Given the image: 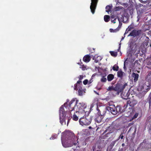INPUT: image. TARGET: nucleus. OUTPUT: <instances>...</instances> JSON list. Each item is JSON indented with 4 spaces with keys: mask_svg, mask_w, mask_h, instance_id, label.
<instances>
[{
    "mask_svg": "<svg viewBox=\"0 0 151 151\" xmlns=\"http://www.w3.org/2000/svg\"><path fill=\"white\" fill-rule=\"evenodd\" d=\"M97 110L98 111V112L96 114V115H103L104 116V114H101V111L99 109V108L97 107Z\"/></svg>",
    "mask_w": 151,
    "mask_h": 151,
    "instance_id": "473e14b6",
    "label": "nucleus"
},
{
    "mask_svg": "<svg viewBox=\"0 0 151 151\" xmlns=\"http://www.w3.org/2000/svg\"><path fill=\"white\" fill-rule=\"evenodd\" d=\"M151 71L149 72L146 77V79L148 81H151Z\"/></svg>",
    "mask_w": 151,
    "mask_h": 151,
    "instance_id": "a878e982",
    "label": "nucleus"
},
{
    "mask_svg": "<svg viewBox=\"0 0 151 151\" xmlns=\"http://www.w3.org/2000/svg\"><path fill=\"white\" fill-rule=\"evenodd\" d=\"M106 12L109 13V12L111 11V6L109 5H107L106 7Z\"/></svg>",
    "mask_w": 151,
    "mask_h": 151,
    "instance_id": "cd10ccee",
    "label": "nucleus"
},
{
    "mask_svg": "<svg viewBox=\"0 0 151 151\" xmlns=\"http://www.w3.org/2000/svg\"><path fill=\"white\" fill-rule=\"evenodd\" d=\"M95 147H93L92 149H93V151H94V150H95Z\"/></svg>",
    "mask_w": 151,
    "mask_h": 151,
    "instance_id": "3c124183",
    "label": "nucleus"
},
{
    "mask_svg": "<svg viewBox=\"0 0 151 151\" xmlns=\"http://www.w3.org/2000/svg\"><path fill=\"white\" fill-rule=\"evenodd\" d=\"M104 19L106 22H108L110 20V17L108 15H105L104 16Z\"/></svg>",
    "mask_w": 151,
    "mask_h": 151,
    "instance_id": "393cba45",
    "label": "nucleus"
},
{
    "mask_svg": "<svg viewBox=\"0 0 151 151\" xmlns=\"http://www.w3.org/2000/svg\"><path fill=\"white\" fill-rule=\"evenodd\" d=\"M141 3H144V1H143L142 0H139Z\"/></svg>",
    "mask_w": 151,
    "mask_h": 151,
    "instance_id": "603ef678",
    "label": "nucleus"
},
{
    "mask_svg": "<svg viewBox=\"0 0 151 151\" xmlns=\"http://www.w3.org/2000/svg\"><path fill=\"white\" fill-rule=\"evenodd\" d=\"M92 107V105L91 106V107Z\"/></svg>",
    "mask_w": 151,
    "mask_h": 151,
    "instance_id": "e2e57ef3",
    "label": "nucleus"
},
{
    "mask_svg": "<svg viewBox=\"0 0 151 151\" xmlns=\"http://www.w3.org/2000/svg\"><path fill=\"white\" fill-rule=\"evenodd\" d=\"M117 86H118V94L122 92L124 89L125 88L126 86H127V84L125 83L124 85H122L119 83H117Z\"/></svg>",
    "mask_w": 151,
    "mask_h": 151,
    "instance_id": "ddd939ff",
    "label": "nucleus"
},
{
    "mask_svg": "<svg viewBox=\"0 0 151 151\" xmlns=\"http://www.w3.org/2000/svg\"><path fill=\"white\" fill-rule=\"evenodd\" d=\"M83 78V76L82 75L80 76L79 80L76 83L74 84V90L77 91L78 90L77 86L82 84V82L81 80Z\"/></svg>",
    "mask_w": 151,
    "mask_h": 151,
    "instance_id": "4468645a",
    "label": "nucleus"
},
{
    "mask_svg": "<svg viewBox=\"0 0 151 151\" xmlns=\"http://www.w3.org/2000/svg\"><path fill=\"white\" fill-rule=\"evenodd\" d=\"M111 127H108L107 128L106 130L104 133H106V135H108L110 133H112V131L111 130Z\"/></svg>",
    "mask_w": 151,
    "mask_h": 151,
    "instance_id": "5701e85b",
    "label": "nucleus"
},
{
    "mask_svg": "<svg viewBox=\"0 0 151 151\" xmlns=\"http://www.w3.org/2000/svg\"><path fill=\"white\" fill-rule=\"evenodd\" d=\"M122 146H124V143H123V144H122Z\"/></svg>",
    "mask_w": 151,
    "mask_h": 151,
    "instance_id": "4d7b16f0",
    "label": "nucleus"
},
{
    "mask_svg": "<svg viewBox=\"0 0 151 151\" xmlns=\"http://www.w3.org/2000/svg\"><path fill=\"white\" fill-rule=\"evenodd\" d=\"M100 151V150H97V151Z\"/></svg>",
    "mask_w": 151,
    "mask_h": 151,
    "instance_id": "052dcab7",
    "label": "nucleus"
},
{
    "mask_svg": "<svg viewBox=\"0 0 151 151\" xmlns=\"http://www.w3.org/2000/svg\"><path fill=\"white\" fill-rule=\"evenodd\" d=\"M88 82V80L87 79H85L83 81V83L84 85H86L87 84Z\"/></svg>",
    "mask_w": 151,
    "mask_h": 151,
    "instance_id": "79ce46f5",
    "label": "nucleus"
},
{
    "mask_svg": "<svg viewBox=\"0 0 151 151\" xmlns=\"http://www.w3.org/2000/svg\"><path fill=\"white\" fill-rule=\"evenodd\" d=\"M131 77L132 80H134V82H136L138 80L139 75L137 73L133 72L132 75Z\"/></svg>",
    "mask_w": 151,
    "mask_h": 151,
    "instance_id": "dca6fc26",
    "label": "nucleus"
},
{
    "mask_svg": "<svg viewBox=\"0 0 151 151\" xmlns=\"http://www.w3.org/2000/svg\"><path fill=\"white\" fill-rule=\"evenodd\" d=\"M147 127L150 130H151V119L149 120L148 123Z\"/></svg>",
    "mask_w": 151,
    "mask_h": 151,
    "instance_id": "c9c22d12",
    "label": "nucleus"
},
{
    "mask_svg": "<svg viewBox=\"0 0 151 151\" xmlns=\"http://www.w3.org/2000/svg\"><path fill=\"white\" fill-rule=\"evenodd\" d=\"M141 30H137L135 29H134L132 31L128 36H133L134 37H135L136 36H139L141 34Z\"/></svg>",
    "mask_w": 151,
    "mask_h": 151,
    "instance_id": "f8f14e48",
    "label": "nucleus"
},
{
    "mask_svg": "<svg viewBox=\"0 0 151 151\" xmlns=\"http://www.w3.org/2000/svg\"><path fill=\"white\" fill-rule=\"evenodd\" d=\"M77 88H78V95L80 96H82L83 93V90L82 89V87L79 85L77 86Z\"/></svg>",
    "mask_w": 151,
    "mask_h": 151,
    "instance_id": "aec40b11",
    "label": "nucleus"
},
{
    "mask_svg": "<svg viewBox=\"0 0 151 151\" xmlns=\"http://www.w3.org/2000/svg\"><path fill=\"white\" fill-rule=\"evenodd\" d=\"M148 42H145V45L146 46H147V45H148Z\"/></svg>",
    "mask_w": 151,
    "mask_h": 151,
    "instance_id": "864d4df0",
    "label": "nucleus"
},
{
    "mask_svg": "<svg viewBox=\"0 0 151 151\" xmlns=\"http://www.w3.org/2000/svg\"><path fill=\"white\" fill-rule=\"evenodd\" d=\"M101 81L103 83H105L107 79L104 76H102L101 79Z\"/></svg>",
    "mask_w": 151,
    "mask_h": 151,
    "instance_id": "c85d7f7f",
    "label": "nucleus"
},
{
    "mask_svg": "<svg viewBox=\"0 0 151 151\" xmlns=\"http://www.w3.org/2000/svg\"><path fill=\"white\" fill-rule=\"evenodd\" d=\"M103 118V115H100V116L96 115L95 121L97 123H100L101 122Z\"/></svg>",
    "mask_w": 151,
    "mask_h": 151,
    "instance_id": "2eb2a0df",
    "label": "nucleus"
},
{
    "mask_svg": "<svg viewBox=\"0 0 151 151\" xmlns=\"http://www.w3.org/2000/svg\"><path fill=\"white\" fill-rule=\"evenodd\" d=\"M123 133H122L119 137H118V139L117 140H119L120 138L122 139H124V137L123 135Z\"/></svg>",
    "mask_w": 151,
    "mask_h": 151,
    "instance_id": "e433bc0d",
    "label": "nucleus"
},
{
    "mask_svg": "<svg viewBox=\"0 0 151 151\" xmlns=\"http://www.w3.org/2000/svg\"><path fill=\"white\" fill-rule=\"evenodd\" d=\"M94 61H95V62H96V63H97V62H98V60H94Z\"/></svg>",
    "mask_w": 151,
    "mask_h": 151,
    "instance_id": "5fc2aeb1",
    "label": "nucleus"
},
{
    "mask_svg": "<svg viewBox=\"0 0 151 151\" xmlns=\"http://www.w3.org/2000/svg\"><path fill=\"white\" fill-rule=\"evenodd\" d=\"M57 136V135L56 134L55 135H52L51 137L50 138V139H56Z\"/></svg>",
    "mask_w": 151,
    "mask_h": 151,
    "instance_id": "58836bf2",
    "label": "nucleus"
},
{
    "mask_svg": "<svg viewBox=\"0 0 151 151\" xmlns=\"http://www.w3.org/2000/svg\"><path fill=\"white\" fill-rule=\"evenodd\" d=\"M72 114L71 113H70L68 115L66 116H60V122L61 124L63 125V123L64 122L65 124V120H68V122L67 123V125L68 126V124L70 120L72 118Z\"/></svg>",
    "mask_w": 151,
    "mask_h": 151,
    "instance_id": "423d86ee",
    "label": "nucleus"
},
{
    "mask_svg": "<svg viewBox=\"0 0 151 151\" xmlns=\"http://www.w3.org/2000/svg\"><path fill=\"white\" fill-rule=\"evenodd\" d=\"M138 115V113H136L134 115V116H133V118L135 119L137 117Z\"/></svg>",
    "mask_w": 151,
    "mask_h": 151,
    "instance_id": "37998d69",
    "label": "nucleus"
},
{
    "mask_svg": "<svg viewBox=\"0 0 151 151\" xmlns=\"http://www.w3.org/2000/svg\"><path fill=\"white\" fill-rule=\"evenodd\" d=\"M131 30V29H128V30H127V29L126 31H125V33L124 34V35L125 34H127L128 33V32L129 31H130V30Z\"/></svg>",
    "mask_w": 151,
    "mask_h": 151,
    "instance_id": "09e8293b",
    "label": "nucleus"
},
{
    "mask_svg": "<svg viewBox=\"0 0 151 151\" xmlns=\"http://www.w3.org/2000/svg\"><path fill=\"white\" fill-rule=\"evenodd\" d=\"M80 63H78V64L80 65V66H81L82 65H83L84 64H83V63L81 61V60H80Z\"/></svg>",
    "mask_w": 151,
    "mask_h": 151,
    "instance_id": "a18cd8bd",
    "label": "nucleus"
},
{
    "mask_svg": "<svg viewBox=\"0 0 151 151\" xmlns=\"http://www.w3.org/2000/svg\"><path fill=\"white\" fill-rule=\"evenodd\" d=\"M136 130H135L134 131V134H135V132H136Z\"/></svg>",
    "mask_w": 151,
    "mask_h": 151,
    "instance_id": "bf43d9fd",
    "label": "nucleus"
},
{
    "mask_svg": "<svg viewBox=\"0 0 151 151\" xmlns=\"http://www.w3.org/2000/svg\"><path fill=\"white\" fill-rule=\"evenodd\" d=\"M92 118L90 116H88L85 117H83L79 119V122L80 124L83 125H88L91 122Z\"/></svg>",
    "mask_w": 151,
    "mask_h": 151,
    "instance_id": "20e7f679",
    "label": "nucleus"
},
{
    "mask_svg": "<svg viewBox=\"0 0 151 151\" xmlns=\"http://www.w3.org/2000/svg\"><path fill=\"white\" fill-rule=\"evenodd\" d=\"M118 87L117 83L114 87L113 86H110L107 89L108 91H111L112 95L113 96H115L117 95H119L118 90Z\"/></svg>",
    "mask_w": 151,
    "mask_h": 151,
    "instance_id": "0eeeda50",
    "label": "nucleus"
},
{
    "mask_svg": "<svg viewBox=\"0 0 151 151\" xmlns=\"http://www.w3.org/2000/svg\"><path fill=\"white\" fill-rule=\"evenodd\" d=\"M129 93H124L122 95V98L125 99H127L129 98Z\"/></svg>",
    "mask_w": 151,
    "mask_h": 151,
    "instance_id": "412c9836",
    "label": "nucleus"
},
{
    "mask_svg": "<svg viewBox=\"0 0 151 151\" xmlns=\"http://www.w3.org/2000/svg\"><path fill=\"white\" fill-rule=\"evenodd\" d=\"M95 76V75H94V74H93L92 75V77H91V79L88 82V84H90L93 81L92 80L93 78V77Z\"/></svg>",
    "mask_w": 151,
    "mask_h": 151,
    "instance_id": "ea45409f",
    "label": "nucleus"
},
{
    "mask_svg": "<svg viewBox=\"0 0 151 151\" xmlns=\"http://www.w3.org/2000/svg\"><path fill=\"white\" fill-rule=\"evenodd\" d=\"M112 69L114 71H117L119 70V67L116 64H115L113 67Z\"/></svg>",
    "mask_w": 151,
    "mask_h": 151,
    "instance_id": "bb28decb",
    "label": "nucleus"
},
{
    "mask_svg": "<svg viewBox=\"0 0 151 151\" xmlns=\"http://www.w3.org/2000/svg\"><path fill=\"white\" fill-rule=\"evenodd\" d=\"M149 96L150 97V99H151V93L150 94Z\"/></svg>",
    "mask_w": 151,
    "mask_h": 151,
    "instance_id": "6e6d98bb",
    "label": "nucleus"
},
{
    "mask_svg": "<svg viewBox=\"0 0 151 151\" xmlns=\"http://www.w3.org/2000/svg\"><path fill=\"white\" fill-rule=\"evenodd\" d=\"M108 110L114 115H116L117 113L116 110V107L114 105H110L107 108Z\"/></svg>",
    "mask_w": 151,
    "mask_h": 151,
    "instance_id": "9b49d317",
    "label": "nucleus"
},
{
    "mask_svg": "<svg viewBox=\"0 0 151 151\" xmlns=\"http://www.w3.org/2000/svg\"><path fill=\"white\" fill-rule=\"evenodd\" d=\"M124 74H125V73L121 70H119L117 72V76L121 79H122Z\"/></svg>",
    "mask_w": 151,
    "mask_h": 151,
    "instance_id": "a211bd4d",
    "label": "nucleus"
},
{
    "mask_svg": "<svg viewBox=\"0 0 151 151\" xmlns=\"http://www.w3.org/2000/svg\"><path fill=\"white\" fill-rule=\"evenodd\" d=\"M70 132H68L67 133L65 137V138L67 139H65L64 137H62L61 138L62 145L65 147H71L74 145V144H73L74 141L73 140L72 138L70 139L68 138V134Z\"/></svg>",
    "mask_w": 151,
    "mask_h": 151,
    "instance_id": "f03ea898",
    "label": "nucleus"
},
{
    "mask_svg": "<svg viewBox=\"0 0 151 151\" xmlns=\"http://www.w3.org/2000/svg\"><path fill=\"white\" fill-rule=\"evenodd\" d=\"M110 31L111 32H116L119 31V28H116L114 29H110Z\"/></svg>",
    "mask_w": 151,
    "mask_h": 151,
    "instance_id": "7c9ffc66",
    "label": "nucleus"
},
{
    "mask_svg": "<svg viewBox=\"0 0 151 151\" xmlns=\"http://www.w3.org/2000/svg\"><path fill=\"white\" fill-rule=\"evenodd\" d=\"M147 65L148 66H146L145 67V68H147L148 69H151V62H149L147 64Z\"/></svg>",
    "mask_w": 151,
    "mask_h": 151,
    "instance_id": "f704fd0d",
    "label": "nucleus"
},
{
    "mask_svg": "<svg viewBox=\"0 0 151 151\" xmlns=\"http://www.w3.org/2000/svg\"><path fill=\"white\" fill-rule=\"evenodd\" d=\"M68 103H65L63 105H62L60 108V116H66V113H68V111L65 110L64 107L66 109V106H67Z\"/></svg>",
    "mask_w": 151,
    "mask_h": 151,
    "instance_id": "6e6552de",
    "label": "nucleus"
},
{
    "mask_svg": "<svg viewBox=\"0 0 151 151\" xmlns=\"http://www.w3.org/2000/svg\"><path fill=\"white\" fill-rule=\"evenodd\" d=\"M116 19H114L113 20L112 19H111V22H113V23H116Z\"/></svg>",
    "mask_w": 151,
    "mask_h": 151,
    "instance_id": "de8ad7c7",
    "label": "nucleus"
},
{
    "mask_svg": "<svg viewBox=\"0 0 151 151\" xmlns=\"http://www.w3.org/2000/svg\"><path fill=\"white\" fill-rule=\"evenodd\" d=\"M80 68H81L83 70H85L86 69V66L84 65H82L81 66H80Z\"/></svg>",
    "mask_w": 151,
    "mask_h": 151,
    "instance_id": "4c0bfd02",
    "label": "nucleus"
},
{
    "mask_svg": "<svg viewBox=\"0 0 151 151\" xmlns=\"http://www.w3.org/2000/svg\"><path fill=\"white\" fill-rule=\"evenodd\" d=\"M78 101V100L76 99H73L70 101L68 105V114L70 113H71L72 111H76L77 103Z\"/></svg>",
    "mask_w": 151,
    "mask_h": 151,
    "instance_id": "7ed1b4c3",
    "label": "nucleus"
},
{
    "mask_svg": "<svg viewBox=\"0 0 151 151\" xmlns=\"http://www.w3.org/2000/svg\"><path fill=\"white\" fill-rule=\"evenodd\" d=\"M129 109L130 110V111H128V113H129L130 115L132 114V113L134 111V110L132 108V107H129Z\"/></svg>",
    "mask_w": 151,
    "mask_h": 151,
    "instance_id": "2f4dec72",
    "label": "nucleus"
},
{
    "mask_svg": "<svg viewBox=\"0 0 151 151\" xmlns=\"http://www.w3.org/2000/svg\"><path fill=\"white\" fill-rule=\"evenodd\" d=\"M91 60V57L88 55H85L83 58V60L85 62L88 63Z\"/></svg>",
    "mask_w": 151,
    "mask_h": 151,
    "instance_id": "f3484780",
    "label": "nucleus"
},
{
    "mask_svg": "<svg viewBox=\"0 0 151 151\" xmlns=\"http://www.w3.org/2000/svg\"><path fill=\"white\" fill-rule=\"evenodd\" d=\"M141 5H142L141 4H139V5H136L135 7L136 9L137 10L139 9V8L141 6Z\"/></svg>",
    "mask_w": 151,
    "mask_h": 151,
    "instance_id": "a19ab883",
    "label": "nucleus"
},
{
    "mask_svg": "<svg viewBox=\"0 0 151 151\" xmlns=\"http://www.w3.org/2000/svg\"><path fill=\"white\" fill-rule=\"evenodd\" d=\"M116 16L114 15H112L111 16V19H116Z\"/></svg>",
    "mask_w": 151,
    "mask_h": 151,
    "instance_id": "49530a36",
    "label": "nucleus"
},
{
    "mask_svg": "<svg viewBox=\"0 0 151 151\" xmlns=\"http://www.w3.org/2000/svg\"><path fill=\"white\" fill-rule=\"evenodd\" d=\"M111 55L114 57H116L117 55V53L114 51H110Z\"/></svg>",
    "mask_w": 151,
    "mask_h": 151,
    "instance_id": "c756f323",
    "label": "nucleus"
},
{
    "mask_svg": "<svg viewBox=\"0 0 151 151\" xmlns=\"http://www.w3.org/2000/svg\"><path fill=\"white\" fill-rule=\"evenodd\" d=\"M131 129V128H130V129H129V131H128V132H129V131Z\"/></svg>",
    "mask_w": 151,
    "mask_h": 151,
    "instance_id": "13d9d810",
    "label": "nucleus"
},
{
    "mask_svg": "<svg viewBox=\"0 0 151 151\" xmlns=\"http://www.w3.org/2000/svg\"><path fill=\"white\" fill-rule=\"evenodd\" d=\"M116 110L117 112V113H121L122 112V109H121V107L119 105H117L116 107Z\"/></svg>",
    "mask_w": 151,
    "mask_h": 151,
    "instance_id": "b1692460",
    "label": "nucleus"
},
{
    "mask_svg": "<svg viewBox=\"0 0 151 151\" xmlns=\"http://www.w3.org/2000/svg\"><path fill=\"white\" fill-rule=\"evenodd\" d=\"M114 78V76L111 74H109L107 77V79L108 81H111Z\"/></svg>",
    "mask_w": 151,
    "mask_h": 151,
    "instance_id": "4be33fe9",
    "label": "nucleus"
},
{
    "mask_svg": "<svg viewBox=\"0 0 151 151\" xmlns=\"http://www.w3.org/2000/svg\"><path fill=\"white\" fill-rule=\"evenodd\" d=\"M122 25V23L119 22V24L118 26V27L117 28H119V30L121 28V26Z\"/></svg>",
    "mask_w": 151,
    "mask_h": 151,
    "instance_id": "c03bdc74",
    "label": "nucleus"
},
{
    "mask_svg": "<svg viewBox=\"0 0 151 151\" xmlns=\"http://www.w3.org/2000/svg\"><path fill=\"white\" fill-rule=\"evenodd\" d=\"M150 47H151V44H150Z\"/></svg>",
    "mask_w": 151,
    "mask_h": 151,
    "instance_id": "680f3d73",
    "label": "nucleus"
},
{
    "mask_svg": "<svg viewBox=\"0 0 151 151\" xmlns=\"http://www.w3.org/2000/svg\"><path fill=\"white\" fill-rule=\"evenodd\" d=\"M124 69L125 70H126V67H125L124 64Z\"/></svg>",
    "mask_w": 151,
    "mask_h": 151,
    "instance_id": "8fccbe9b",
    "label": "nucleus"
},
{
    "mask_svg": "<svg viewBox=\"0 0 151 151\" xmlns=\"http://www.w3.org/2000/svg\"><path fill=\"white\" fill-rule=\"evenodd\" d=\"M98 1L99 0H91V2L90 8L93 14H94L95 13Z\"/></svg>",
    "mask_w": 151,
    "mask_h": 151,
    "instance_id": "1a4fd4ad",
    "label": "nucleus"
},
{
    "mask_svg": "<svg viewBox=\"0 0 151 151\" xmlns=\"http://www.w3.org/2000/svg\"><path fill=\"white\" fill-rule=\"evenodd\" d=\"M68 138L70 139L71 138L73 139V144L74 145H76V147H80L82 146L85 145L86 143L85 141L84 140L78 141V139L77 137H76L74 134L73 132H70L68 134Z\"/></svg>",
    "mask_w": 151,
    "mask_h": 151,
    "instance_id": "f257e3e1",
    "label": "nucleus"
},
{
    "mask_svg": "<svg viewBox=\"0 0 151 151\" xmlns=\"http://www.w3.org/2000/svg\"><path fill=\"white\" fill-rule=\"evenodd\" d=\"M86 107V104L84 102H78L77 104L76 113L81 112L83 114L85 113L84 109Z\"/></svg>",
    "mask_w": 151,
    "mask_h": 151,
    "instance_id": "39448f33",
    "label": "nucleus"
},
{
    "mask_svg": "<svg viewBox=\"0 0 151 151\" xmlns=\"http://www.w3.org/2000/svg\"><path fill=\"white\" fill-rule=\"evenodd\" d=\"M137 104V101L134 100H132L131 101H128L127 102V104L126 105H125L124 106V109H126L128 105L131 107H134Z\"/></svg>",
    "mask_w": 151,
    "mask_h": 151,
    "instance_id": "9d476101",
    "label": "nucleus"
},
{
    "mask_svg": "<svg viewBox=\"0 0 151 151\" xmlns=\"http://www.w3.org/2000/svg\"><path fill=\"white\" fill-rule=\"evenodd\" d=\"M73 120L76 121L78 119V117L75 114H74L73 117Z\"/></svg>",
    "mask_w": 151,
    "mask_h": 151,
    "instance_id": "72a5a7b5",
    "label": "nucleus"
},
{
    "mask_svg": "<svg viewBox=\"0 0 151 151\" xmlns=\"http://www.w3.org/2000/svg\"><path fill=\"white\" fill-rule=\"evenodd\" d=\"M137 45L136 43H131L129 47H130L131 50L134 52H135L136 51V49L135 47H137Z\"/></svg>",
    "mask_w": 151,
    "mask_h": 151,
    "instance_id": "6ab92c4d",
    "label": "nucleus"
}]
</instances>
